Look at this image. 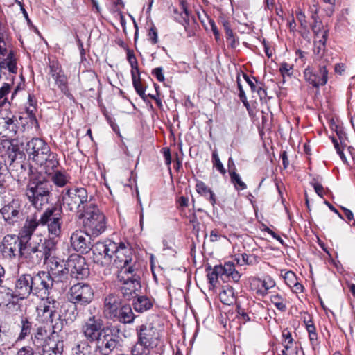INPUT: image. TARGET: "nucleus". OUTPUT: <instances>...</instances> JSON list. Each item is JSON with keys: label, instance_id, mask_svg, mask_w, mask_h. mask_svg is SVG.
I'll use <instances>...</instances> for the list:
<instances>
[{"label": "nucleus", "instance_id": "51", "mask_svg": "<svg viewBox=\"0 0 355 355\" xmlns=\"http://www.w3.org/2000/svg\"><path fill=\"white\" fill-rule=\"evenodd\" d=\"M280 73L284 79L285 76H291L293 74V66L288 64L286 62H283L280 65L279 68Z\"/></svg>", "mask_w": 355, "mask_h": 355}, {"label": "nucleus", "instance_id": "64", "mask_svg": "<svg viewBox=\"0 0 355 355\" xmlns=\"http://www.w3.org/2000/svg\"><path fill=\"white\" fill-rule=\"evenodd\" d=\"M10 87L11 86L9 83H3V86L0 88V98H2L9 93Z\"/></svg>", "mask_w": 355, "mask_h": 355}, {"label": "nucleus", "instance_id": "48", "mask_svg": "<svg viewBox=\"0 0 355 355\" xmlns=\"http://www.w3.org/2000/svg\"><path fill=\"white\" fill-rule=\"evenodd\" d=\"M127 58H128V60L132 67L131 72L135 71L136 72V73H139V71L138 69L137 60L133 52L130 51H128Z\"/></svg>", "mask_w": 355, "mask_h": 355}, {"label": "nucleus", "instance_id": "57", "mask_svg": "<svg viewBox=\"0 0 355 355\" xmlns=\"http://www.w3.org/2000/svg\"><path fill=\"white\" fill-rule=\"evenodd\" d=\"M311 184L313 187L315 193L321 198H323L324 193V188L318 182H312Z\"/></svg>", "mask_w": 355, "mask_h": 355}, {"label": "nucleus", "instance_id": "25", "mask_svg": "<svg viewBox=\"0 0 355 355\" xmlns=\"http://www.w3.org/2000/svg\"><path fill=\"white\" fill-rule=\"evenodd\" d=\"M196 189L198 194L205 197L214 208L216 204V197L213 191L203 182L198 180L196 184Z\"/></svg>", "mask_w": 355, "mask_h": 355}, {"label": "nucleus", "instance_id": "32", "mask_svg": "<svg viewBox=\"0 0 355 355\" xmlns=\"http://www.w3.org/2000/svg\"><path fill=\"white\" fill-rule=\"evenodd\" d=\"M54 79L56 85L60 89L62 92L69 99H73V96L68 88V80L67 76L60 71L56 74Z\"/></svg>", "mask_w": 355, "mask_h": 355}, {"label": "nucleus", "instance_id": "22", "mask_svg": "<svg viewBox=\"0 0 355 355\" xmlns=\"http://www.w3.org/2000/svg\"><path fill=\"white\" fill-rule=\"evenodd\" d=\"M15 298H18V296L13 287V283L7 279L0 286V306H8Z\"/></svg>", "mask_w": 355, "mask_h": 355}, {"label": "nucleus", "instance_id": "3", "mask_svg": "<svg viewBox=\"0 0 355 355\" xmlns=\"http://www.w3.org/2000/svg\"><path fill=\"white\" fill-rule=\"evenodd\" d=\"M38 227L35 219H26L18 235L6 234L0 243V252L3 258L13 260L18 256L24 260L22 251L28 239L31 238Z\"/></svg>", "mask_w": 355, "mask_h": 355}, {"label": "nucleus", "instance_id": "40", "mask_svg": "<svg viewBox=\"0 0 355 355\" xmlns=\"http://www.w3.org/2000/svg\"><path fill=\"white\" fill-rule=\"evenodd\" d=\"M89 344L85 341L78 343L72 349V355H88Z\"/></svg>", "mask_w": 355, "mask_h": 355}, {"label": "nucleus", "instance_id": "35", "mask_svg": "<svg viewBox=\"0 0 355 355\" xmlns=\"http://www.w3.org/2000/svg\"><path fill=\"white\" fill-rule=\"evenodd\" d=\"M62 220L60 215L55 216L50 223L48 224V231L50 235L59 236L61 234Z\"/></svg>", "mask_w": 355, "mask_h": 355}, {"label": "nucleus", "instance_id": "31", "mask_svg": "<svg viewBox=\"0 0 355 355\" xmlns=\"http://www.w3.org/2000/svg\"><path fill=\"white\" fill-rule=\"evenodd\" d=\"M220 302L226 305H231L236 302V297L234 288L226 285L223 287V290L219 293Z\"/></svg>", "mask_w": 355, "mask_h": 355}, {"label": "nucleus", "instance_id": "11", "mask_svg": "<svg viewBox=\"0 0 355 355\" xmlns=\"http://www.w3.org/2000/svg\"><path fill=\"white\" fill-rule=\"evenodd\" d=\"M141 270L135 271L132 273L126 274L123 279L117 275V279L121 283L119 290L125 300L130 301L139 295L138 292L141 288Z\"/></svg>", "mask_w": 355, "mask_h": 355}, {"label": "nucleus", "instance_id": "27", "mask_svg": "<svg viewBox=\"0 0 355 355\" xmlns=\"http://www.w3.org/2000/svg\"><path fill=\"white\" fill-rule=\"evenodd\" d=\"M78 306L73 304H64L61 306L62 315L60 316L63 317L66 323L68 322H72L76 319L78 316Z\"/></svg>", "mask_w": 355, "mask_h": 355}, {"label": "nucleus", "instance_id": "37", "mask_svg": "<svg viewBox=\"0 0 355 355\" xmlns=\"http://www.w3.org/2000/svg\"><path fill=\"white\" fill-rule=\"evenodd\" d=\"M18 121L14 116L10 118V121L8 122L6 128L4 130L6 133L5 136H3L2 138L8 136L13 137L16 135L18 130Z\"/></svg>", "mask_w": 355, "mask_h": 355}, {"label": "nucleus", "instance_id": "47", "mask_svg": "<svg viewBox=\"0 0 355 355\" xmlns=\"http://www.w3.org/2000/svg\"><path fill=\"white\" fill-rule=\"evenodd\" d=\"M43 315L46 314V316L49 317V321L53 323V317L55 316V314L56 313L55 307L53 306L49 305L46 302L44 304L43 307Z\"/></svg>", "mask_w": 355, "mask_h": 355}, {"label": "nucleus", "instance_id": "12", "mask_svg": "<svg viewBox=\"0 0 355 355\" xmlns=\"http://www.w3.org/2000/svg\"><path fill=\"white\" fill-rule=\"evenodd\" d=\"M33 295L41 298L50 294L55 279L49 272L40 271L32 273Z\"/></svg>", "mask_w": 355, "mask_h": 355}, {"label": "nucleus", "instance_id": "60", "mask_svg": "<svg viewBox=\"0 0 355 355\" xmlns=\"http://www.w3.org/2000/svg\"><path fill=\"white\" fill-rule=\"evenodd\" d=\"M152 74L156 77L158 81L163 82L165 78L162 67H157L152 71Z\"/></svg>", "mask_w": 355, "mask_h": 355}, {"label": "nucleus", "instance_id": "36", "mask_svg": "<svg viewBox=\"0 0 355 355\" xmlns=\"http://www.w3.org/2000/svg\"><path fill=\"white\" fill-rule=\"evenodd\" d=\"M270 301L279 311L282 312L286 311V300L281 295L278 293L272 295L270 296Z\"/></svg>", "mask_w": 355, "mask_h": 355}, {"label": "nucleus", "instance_id": "7", "mask_svg": "<svg viewBox=\"0 0 355 355\" xmlns=\"http://www.w3.org/2000/svg\"><path fill=\"white\" fill-rule=\"evenodd\" d=\"M78 218L83 220V227L89 236L97 237L107 228L106 217L95 202L89 204Z\"/></svg>", "mask_w": 355, "mask_h": 355}, {"label": "nucleus", "instance_id": "59", "mask_svg": "<svg viewBox=\"0 0 355 355\" xmlns=\"http://www.w3.org/2000/svg\"><path fill=\"white\" fill-rule=\"evenodd\" d=\"M231 183L234 186L237 191H241L246 189V184L241 179H230Z\"/></svg>", "mask_w": 355, "mask_h": 355}, {"label": "nucleus", "instance_id": "33", "mask_svg": "<svg viewBox=\"0 0 355 355\" xmlns=\"http://www.w3.org/2000/svg\"><path fill=\"white\" fill-rule=\"evenodd\" d=\"M20 327L21 331L17 338V340H24L26 337L31 335V332L35 329L33 322L30 321L26 317L21 318Z\"/></svg>", "mask_w": 355, "mask_h": 355}, {"label": "nucleus", "instance_id": "50", "mask_svg": "<svg viewBox=\"0 0 355 355\" xmlns=\"http://www.w3.org/2000/svg\"><path fill=\"white\" fill-rule=\"evenodd\" d=\"M323 27L322 22L321 20L315 19L313 20L312 24H311V28L314 33L315 37H319L320 35L322 28Z\"/></svg>", "mask_w": 355, "mask_h": 355}, {"label": "nucleus", "instance_id": "44", "mask_svg": "<svg viewBox=\"0 0 355 355\" xmlns=\"http://www.w3.org/2000/svg\"><path fill=\"white\" fill-rule=\"evenodd\" d=\"M223 26L225 31L227 42L230 43L231 47H235V38L230 24L226 21L223 24Z\"/></svg>", "mask_w": 355, "mask_h": 355}, {"label": "nucleus", "instance_id": "4", "mask_svg": "<svg viewBox=\"0 0 355 355\" xmlns=\"http://www.w3.org/2000/svg\"><path fill=\"white\" fill-rule=\"evenodd\" d=\"M22 251L24 260L33 266L46 263L56 250L57 242L54 238L37 235L28 239Z\"/></svg>", "mask_w": 355, "mask_h": 355}, {"label": "nucleus", "instance_id": "23", "mask_svg": "<svg viewBox=\"0 0 355 355\" xmlns=\"http://www.w3.org/2000/svg\"><path fill=\"white\" fill-rule=\"evenodd\" d=\"M52 338L51 334H49V331L44 326L37 327L31 334L32 343L34 346L37 347H43Z\"/></svg>", "mask_w": 355, "mask_h": 355}, {"label": "nucleus", "instance_id": "38", "mask_svg": "<svg viewBox=\"0 0 355 355\" xmlns=\"http://www.w3.org/2000/svg\"><path fill=\"white\" fill-rule=\"evenodd\" d=\"M180 10L181 11L179 13V15L175 17L176 20L183 26L189 25V15L188 9L184 3H182Z\"/></svg>", "mask_w": 355, "mask_h": 355}, {"label": "nucleus", "instance_id": "58", "mask_svg": "<svg viewBox=\"0 0 355 355\" xmlns=\"http://www.w3.org/2000/svg\"><path fill=\"white\" fill-rule=\"evenodd\" d=\"M9 52L6 49V44L4 41L3 37L1 34H0V60L4 57L7 56Z\"/></svg>", "mask_w": 355, "mask_h": 355}, {"label": "nucleus", "instance_id": "16", "mask_svg": "<svg viewBox=\"0 0 355 355\" xmlns=\"http://www.w3.org/2000/svg\"><path fill=\"white\" fill-rule=\"evenodd\" d=\"M116 243L109 241L106 243L98 242L93 245V254L97 259L96 262L101 261L102 266L108 264L111 262L114 256V252L116 251Z\"/></svg>", "mask_w": 355, "mask_h": 355}, {"label": "nucleus", "instance_id": "54", "mask_svg": "<svg viewBox=\"0 0 355 355\" xmlns=\"http://www.w3.org/2000/svg\"><path fill=\"white\" fill-rule=\"evenodd\" d=\"M236 311L237 314L240 316L239 318L242 320L244 322L251 320L248 313L245 311V309L242 308L241 306L238 303H236Z\"/></svg>", "mask_w": 355, "mask_h": 355}, {"label": "nucleus", "instance_id": "39", "mask_svg": "<svg viewBox=\"0 0 355 355\" xmlns=\"http://www.w3.org/2000/svg\"><path fill=\"white\" fill-rule=\"evenodd\" d=\"M70 277V273L68 270H66V266L64 267V272H62V275H58V272H53V279H55L54 283L56 282H62L66 287L68 286V284H70L71 283L69 282Z\"/></svg>", "mask_w": 355, "mask_h": 355}, {"label": "nucleus", "instance_id": "61", "mask_svg": "<svg viewBox=\"0 0 355 355\" xmlns=\"http://www.w3.org/2000/svg\"><path fill=\"white\" fill-rule=\"evenodd\" d=\"M10 118L9 116H4L3 113L0 112V134H1L3 131L4 132L8 122L10 121Z\"/></svg>", "mask_w": 355, "mask_h": 355}, {"label": "nucleus", "instance_id": "9", "mask_svg": "<svg viewBox=\"0 0 355 355\" xmlns=\"http://www.w3.org/2000/svg\"><path fill=\"white\" fill-rule=\"evenodd\" d=\"M38 180L33 179L30 181L27 186L26 196L36 209H41L49 202L51 186L47 179L37 181Z\"/></svg>", "mask_w": 355, "mask_h": 355}, {"label": "nucleus", "instance_id": "56", "mask_svg": "<svg viewBox=\"0 0 355 355\" xmlns=\"http://www.w3.org/2000/svg\"><path fill=\"white\" fill-rule=\"evenodd\" d=\"M329 36V29H325L322 33L321 37L319 35L318 40L315 41V45L317 44H320L322 46L323 49H325L326 47V43L328 39ZM315 39H318V37H315Z\"/></svg>", "mask_w": 355, "mask_h": 355}, {"label": "nucleus", "instance_id": "8", "mask_svg": "<svg viewBox=\"0 0 355 355\" xmlns=\"http://www.w3.org/2000/svg\"><path fill=\"white\" fill-rule=\"evenodd\" d=\"M134 252L131 247L123 243H116V251L114 252L113 264L118 269L117 275L123 279L126 274L140 270L139 263L133 259Z\"/></svg>", "mask_w": 355, "mask_h": 355}, {"label": "nucleus", "instance_id": "10", "mask_svg": "<svg viewBox=\"0 0 355 355\" xmlns=\"http://www.w3.org/2000/svg\"><path fill=\"white\" fill-rule=\"evenodd\" d=\"M67 297L70 303L85 306L94 300V291L90 284L78 282L71 286Z\"/></svg>", "mask_w": 355, "mask_h": 355}, {"label": "nucleus", "instance_id": "62", "mask_svg": "<svg viewBox=\"0 0 355 355\" xmlns=\"http://www.w3.org/2000/svg\"><path fill=\"white\" fill-rule=\"evenodd\" d=\"M340 209L343 210L347 220H348V223H349L352 220H354L352 225L355 227V220L354 218V214L352 213V211L344 207H340Z\"/></svg>", "mask_w": 355, "mask_h": 355}, {"label": "nucleus", "instance_id": "24", "mask_svg": "<svg viewBox=\"0 0 355 355\" xmlns=\"http://www.w3.org/2000/svg\"><path fill=\"white\" fill-rule=\"evenodd\" d=\"M132 306L135 311L142 313L151 309L155 304V300L146 295H139L133 298Z\"/></svg>", "mask_w": 355, "mask_h": 355}, {"label": "nucleus", "instance_id": "13", "mask_svg": "<svg viewBox=\"0 0 355 355\" xmlns=\"http://www.w3.org/2000/svg\"><path fill=\"white\" fill-rule=\"evenodd\" d=\"M66 270L70 273V277L76 279H83L89 275V269L85 257L80 254H71L65 264Z\"/></svg>", "mask_w": 355, "mask_h": 355}, {"label": "nucleus", "instance_id": "20", "mask_svg": "<svg viewBox=\"0 0 355 355\" xmlns=\"http://www.w3.org/2000/svg\"><path fill=\"white\" fill-rule=\"evenodd\" d=\"M121 296L116 293H110L103 298V313L107 319L111 317L123 306Z\"/></svg>", "mask_w": 355, "mask_h": 355}, {"label": "nucleus", "instance_id": "14", "mask_svg": "<svg viewBox=\"0 0 355 355\" xmlns=\"http://www.w3.org/2000/svg\"><path fill=\"white\" fill-rule=\"evenodd\" d=\"M1 153L5 151L6 155L11 163L16 159L23 160L26 157L24 151L26 152V144L18 139H2L0 143Z\"/></svg>", "mask_w": 355, "mask_h": 355}, {"label": "nucleus", "instance_id": "15", "mask_svg": "<svg viewBox=\"0 0 355 355\" xmlns=\"http://www.w3.org/2000/svg\"><path fill=\"white\" fill-rule=\"evenodd\" d=\"M91 237L89 235H87L84 229L83 230H77L71 235V247L74 251L81 254H85L92 250L93 248Z\"/></svg>", "mask_w": 355, "mask_h": 355}, {"label": "nucleus", "instance_id": "49", "mask_svg": "<svg viewBox=\"0 0 355 355\" xmlns=\"http://www.w3.org/2000/svg\"><path fill=\"white\" fill-rule=\"evenodd\" d=\"M285 283L289 286L292 287V285L297 280V276L295 272L291 270L286 271L283 276Z\"/></svg>", "mask_w": 355, "mask_h": 355}, {"label": "nucleus", "instance_id": "6", "mask_svg": "<svg viewBox=\"0 0 355 355\" xmlns=\"http://www.w3.org/2000/svg\"><path fill=\"white\" fill-rule=\"evenodd\" d=\"M62 206L66 210L74 212L78 218L85 213L89 204L95 202L92 199L88 200V193L86 189L76 187L68 189L62 193Z\"/></svg>", "mask_w": 355, "mask_h": 355}, {"label": "nucleus", "instance_id": "53", "mask_svg": "<svg viewBox=\"0 0 355 355\" xmlns=\"http://www.w3.org/2000/svg\"><path fill=\"white\" fill-rule=\"evenodd\" d=\"M228 172L230 178H239V175L236 173V166L234 162L232 157H230L227 162Z\"/></svg>", "mask_w": 355, "mask_h": 355}, {"label": "nucleus", "instance_id": "18", "mask_svg": "<svg viewBox=\"0 0 355 355\" xmlns=\"http://www.w3.org/2000/svg\"><path fill=\"white\" fill-rule=\"evenodd\" d=\"M32 273H26L19 275L15 282H12L15 293L19 299L27 298L33 294Z\"/></svg>", "mask_w": 355, "mask_h": 355}, {"label": "nucleus", "instance_id": "29", "mask_svg": "<svg viewBox=\"0 0 355 355\" xmlns=\"http://www.w3.org/2000/svg\"><path fill=\"white\" fill-rule=\"evenodd\" d=\"M82 83L86 89L93 91L94 90V87L98 84L97 75L94 71H91L83 72L82 75Z\"/></svg>", "mask_w": 355, "mask_h": 355}, {"label": "nucleus", "instance_id": "63", "mask_svg": "<svg viewBox=\"0 0 355 355\" xmlns=\"http://www.w3.org/2000/svg\"><path fill=\"white\" fill-rule=\"evenodd\" d=\"M35 352L33 349L30 346H25L21 348H20L17 355H34Z\"/></svg>", "mask_w": 355, "mask_h": 355}, {"label": "nucleus", "instance_id": "34", "mask_svg": "<svg viewBox=\"0 0 355 355\" xmlns=\"http://www.w3.org/2000/svg\"><path fill=\"white\" fill-rule=\"evenodd\" d=\"M132 80L135 89L137 94L142 98L144 101L146 100V95L145 94L146 87L143 85L140 78V74L136 73L135 71H132Z\"/></svg>", "mask_w": 355, "mask_h": 355}, {"label": "nucleus", "instance_id": "17", "mask_svg": "<svg viewBox=\"0 0 355 355\" xmlns=\"http://www.w3.org/2000/svg\"><path fill=\"white\" fill-rule=\"evenodd\" d=\"M304 76L307 83L315 88L324 86L328 80V70L325 65H320L318 70L308 67L304 71Z\"/></svg>", "mask_w": 355, "mask_h": 355}, {"label": "nucleus", "instance_id": "1", "mask_svg": "<svg viewBox=\"0 0 355 355\" xmlns=\"http://www.w3.org/2000/svg\"><path fill=\"white\" fill-rule=\"evenodd\" d=\"M81 333L85 342L96 343V350L100 354L103 351H113L119 343L112 334L106 333L104 321L99 315L91 313L85 318L81 326Z\"/></svg>", "mask_w": 355, "mask_h": 355}, {"label": "nucleus", "instance_id": "2", "mask_svg": "<svg viewBox=\"0 0 355 355\" xmlns=\"http://www.w3.org/2000/svg\"><path fill=\"white\" fill-rule=\"evenodd\" d=\"M26 153L29 159L42 167L44 164V172L49 178H65L60 169L55 156L51 153L49 144L42 139L32 138L26 144Z\"/></svg>", "mask_w": 355, "mask_h": 355}, {"label": "nucleus", "instance_id": "43", "mask_svg": "<svg viewBox=\"0 0 355 355\" xmlns=\"http://www.w3.org/2000/svg\"><path fill=\"white\" fill-rule=\"evenodd\" d=\"M61 347L60 355H62V352H63V348H64V343L62 340H58L53 343H51V340L49 341L42 347H44V349H46L47 350L49 349V351L55 353V349H57V347Z\"/></svg>", "mask_w": 355, "mask_h": 355}, {"label": "nucleus", "instance_id": "19", "mask_svg": "<svg viewBox=\"0 0 355 355\" xmlns=\"http://www.w3.org/2000/svg\"><path fill=\"white\" fill-rule=\"evenodd\" d=\"M0 212L8 223L16 222L23 215L21 200L18 198L12 199L8 204L0 209Z\"/></svg>", "mask_w": 355, "mask_h": 355}, {"label": "nucleus", "instance_id": "21", "mask_svg": "<svg viewBox=\"0 0 355 355\" xmlns=\"http://www.w3.org/2000/svg\"><path fill=\"white\" fill-rule=\"evenodd\" d=\"M135 318L136 315L134 314L131 306L129 304L124 303L110 320L126 324H132Z\"/></svg>", "mask_w": 355, "mask_h": 355}, {"label": "nucleus", "instance_id": "26", "mask_svg": "<svg viewBox=\"0 0 355 355\" xmlns=\"http://www.w3.org/2000/svg\"><path fill=\"white\" fill-rule=\"evenodd\" d=\"M205 271L207 272V277L209 284V288L215 287L218 282V277L223 279L221 273V265L215 266L214 268L211 265L208 264L205 266Z\"/></svg>", "mask_w": 355, "mask_h": 355}, {"label": "nucleus", "instance_id": "46", "mask_svg": "<svg viewBox=\"0 0 355 355\" xmlns=\"http://www.w3.org/2000/svg\"><path fill=\"white\" fill-rule=\"evenodd\" d=\"M29 107L26 108L27 114H28L31 121H35L37 123L35 112L36 111V106L33 102V97L29 94L28 96Z\"/></svg>", "mask_w": 355, "mask_h": 355}, {"label": "nucleus", "instance_id": "42", "mask_svg": "<svg viewBox=\"0 0 355 355\" xmlns=\"http://www.w3.org/2000/svg\"><path fill=\"white\" fill-rule=\"evenodd\" d=\"M243 263L248 265H256L261 261L260 257L253 254L243 253L241 254Z\"/></svg>", "mask_w": 355, "mask_h": 355}, {"label": "nucleus", "instance_id": "28", "mask_svg": "<svg viewBox=\"0 0 355 355\" xmlns=\"http://www.w3.org/2000/svg\"><path fill=\"white\" fill-rule=\"evenodd\" d=\"M258 283L257 286H261V288H258L257 294L261 295L262 297L266 296L268 293V291L275 287V282L270 276L266 277L263 279L259 278L256 279Z\"/></svg>", "mask_w": 355, "mask_h": 355}, {"label": "nucleus", "instance_id": "41", "mask_svg": "<svg viewBox=\"0 0 355 355\" xmlns=\"http://www.w3.org/2000/svg\"><path fill=\"white\" fill-rule=\"evenodd\" d=\"M6 67L8 71L12 73H16L17 71V62L15 58L13 51H10L6 57Z\"/></svg>", "mask_w": 355, "mask_h": 355}, {"label": "nucleus", "instance_id": "52", "mask_svg": "<svg viewBox=\"0 0 355 355\" xmlns=\"http://www.w3.org/2000/svg\"><path fill=\"white\" fill-rule=\"evenodd\" d=\"M148 40L152 44H156L158 42V35L156 27L153 25L148 33Z\"/></svg>", "mask_w": 355, "mask_h": 355}, {"label": "nucleus", "instance_id": "5", "mask_svg": "<svg viewBox=\"0 0 355 355\" xmlns=\"http://www.w3.org/2000/svg\"><path fill=\"white\" fill-rule=\"evenodd\" d=\"M137 341L131 349V355H148L149 349L157 347L160 333L153 323H145L135 329Z\"/></svg>", "mask_w": 355, "mask_h": 355}, {"label": "nucleus", "instance_id": "45", "mask_svg": "<svg viewBox=\"0 0 355 355\" xmlns=\"http://www.w3.org/2000/svg\"><path fill=\"white\" fill-rule=\"evenodd\" d=\"M235 269V266L232 262H226L224 266L221 265V273L223 279L225 277L228 278L234 270Z\"/></svg>", "mask_w": 355, "mask_h": 355}, {"label": "nucleus", "instance_id": "30", "mask_svg": "<svg viewBox=\"0 0 355 355\" xmlns=\"http://www.w3.org/2000/svg\"><path fill=\"white\" fill-rule=\"evenodd\" d=\"M60 210L57 209L55 207H52L51 209H47L43 214L41 215L40 218L39 220H37L36 218H27L26 219H35L36 221L38 223V225L40 224L41 225H48L50 223L52 220H53V218H55V216H58L60 215Z\"/></svg>", "mask_w": 355, "mask_h": 355}, {"label": "nucleus", "instance_id": "55", "mask_svg": "<svg viewBox=\"0 0 355 355\" xmlns=\"http://www.w3.org/2000/svg\"><path fill=\"white\" fill-rule=\"evenodd\" d=\"M63 321H64V320L61 319V316L59 315L58 321H56L54 324H52V333L51 334L52 338H54L55 334L62 331L63 328Z\"/></svg>", "mask_w": 355, "mask_h": 355}]
</instances>
